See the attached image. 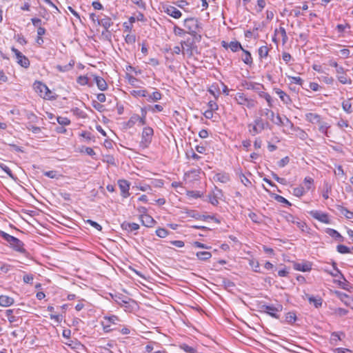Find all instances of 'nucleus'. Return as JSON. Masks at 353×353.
I'll return each instance as SVG.
<instances>
[{"mask_svg":"<svg viewBox=\"0 0 353 353\" xmlns=\"http://www.w3.org/2000/svg\"><path fill=\"white\" fill-rule=\"evenodd\" d=\"M13 310H7L6 311V316L8 317V319L10 323H13L17 321V319L16 316L12 315Z\"/></svg>","mask_w":353,"mask_h":353,"instance_id":"nucleus-45","label":"nucleus"},{"mask_svg":"<svg viewBox=\"0 0 353 353\" xmlns=\"http://www.w3.org/2000/svg\"><path fill=\"white\" fill-rule=\"evenodd\" d=\"M342 108L343 110L346 112L347 113H351L352 112V104L350 102V99L349 100H346V101H344L343 103H342Z\"/></svg>","mask_w":353,"mask_h":353,"instance_id":"nucleus-40","label":"nucleus"},{"mask_svg":"<svg viewBox=\"0 0 353 353\" xmlns=\"http://www.w3.org/2000/svg\"><path fill=\"white\" fill-rule=\"evenodd\" d=\"M288 78L290 79L291 83H295L298 85H302L303 83V80L299 77H290L289 76Z\"/></svg>","mask_w":353,"mask_h":353,"instance_id":"nucleus-51","label":"nucleus"},{"mask_svg":"<svg viewBox=\"0 0 353 353\" xmlns=\"http://www.w3.org/2000/svg\"><path fill=\"white\" fill-rule=\"evenodd\" d=\"M296 320V316L294 312H288L285 315V321L288 323H293Z\"/></svg>","mask_w":353,"mask_h":353,"instance_id":"nucleus-39","label":"nucleus"},{"mask_svg":"<svg viewBox=\"0 0 353 353\" xmlns=\"http://www.w3.org/2000/svg\"><path fill=\"white\" fill-rule=\"evenodd\" d=\"M242 51L244 52L245 55L244 57L242 58L243 59V61L245 63V64H248V65H250L252 63V56H251V54L250 52H248V50H245V49L243 48Z\"/></svg>","mask_w":353,"mask_h":353,"instance_id":"nucleus-34","label":"nucleus"},{"mask_svg":"<svg viewBox=\"0 0 353 353\" xmlns=\"http://www.w3.org/2000/svg\"><path fill=\"white\" fill-rule=\"evenodd\" d=\"M163 110V106L159 104H156L153 106H150L149 108V110L152 111L154 113L157 112H161Z\"/></svg>","mask_w":353,"mask_h":353,"instance_id":"nucleus-59","label":"nucleus"},{"mask_svg":"<svg viewBox=\"0 0 353 353\" xmlns=\"http://www.w3.org/2000/svg\"><path fill=\"white\" fill-rule=\"evenodd\" d=\"M34 279L32 274H25L23 277V281L26 283H32Z\"/></svg>","mask_w":353,"mask_h":353,"instance_id":"nucleus-63","label":"nucleus"},{"mask_svg":"<svg viewBox=\"0 0 353 353\" xmlns=\"http://www.w3.org/2000/svg\"><path fill=\"white\" fill-rule=\"evenodd\" d=\"M336 209L340 212V214L344 216L345 218L348 219H353V212L347 210L346 208L338 205H336Z\"/></svg>","mask_w":353,"mask_h":353,"instance_id":"nucleus-18","label":"nucleus"},{"mask_svg":"<svg viewBox=\"0 0 353 353\" xmlns=\"http://www.w3.org/2000/svg\"><path fill=\"white\" fill-rule=\"evenodd\" d=\"M216 193L213 192L212 194L208 196L209 202L213 205L216 206L219 204V194H221V190L216 188Z\"/></svg>","mask_w":353,"mask_h":353,"instance_id":"nucleus-23","label":"nucleus"},{"mask_svg":"<svg viewBox=\"0 0 353 353\" xmlns=\"http://www.w3.org/2000/svg\"><path fill=\"white\" fill-rule=\"evenodd\" d=\"M85 222L89 223L91 226H92L93 228H94L95 229H97L99 231H101L102 230V227L98 223H97L94 221L88 219L87 221H85Z\"/></svg>","mask_w":353,"mask_h":353,"instance_id":"nucleus-57","label":"nucleus"},{"mask_svg":"<svg viewBox=\"0 0 353 353\" xmlns=\"http://www.w3.org/2000/svg\"><path fill=\"white\" fill-rule=\"evenodd\" d=\"M0 236L7 241L10 246L15 251L23 254L26 253L23 243L19 239L1 230H0Z\"/></svg>","mask_w":353,"mask_h":353,"instance_id":"nucleus-1","label":"nucleus"},{"mask_svg":"<svg viewBox=\"0 0 353 353\" xmlns=\"http://www.w3.org/2000/svg\"><path fill=\"white\" fill-rule=\"evenodd\" d=\"M180 347L187 353H195L196 352L194 348L188 345L187 344H181Z\"/></svg>","mask_w":353,"mask_h":353,"instance_id":"nucleus-52","label":"nucleus"},{"mask_svg":"<svg viewBox=\"0 0 353 353\" xmlns=\"http://www.w3.org/2000/svg\"><path fill=\"white\" fill-rule=\"evenodd\" d=\"M196 255L199 259L202 261H206L212 257V254L206 251L198 252Z\"/></svg>","mask_w":353,"mask_h":353,"instance_id":"nucleus-29","label":"nucleus"},{"mask_svg":"<svg viewBox=\"0 0 353 353\" xmlns=\"http://www.w3.org/2000/svg\"><path fill=\"white\" fill-rule=\"evenodd\" d=\"M125 41L128 44L132 45L136 41V36L134 34H128L125 37Z\"/></svg>","mask_w":353,"mask_h":353,"instance_id":"nucleus-46","label":"nucleus"},{"mask_svg":"<svg viewBox=\"0 0 353 353\" xmlns=\"http://www.w3.org/2000/svg\"><path fill=\"white\" fill-rule=\"evenodd\" d=\"M131 94L134 97H146L148 96V92L145 90H132Z\"/></svg>","mask_w":353,"mask_h":353,"instance_id":"nucleus-41","label":"nucleus"},{"mask_svg":"<svg viewBox=\"0 0 353 353\" xmlns=\"http://www.w3.org/2000/svg\"><path fill=\"white\" fill-rule=\"evenodd\" d=\"M153 134L154 130L152 128L145 127L142 131L140 146L143 148H148L152 142Z\"/></svg>","mask_w":353,"mask_h":353,"instance_id":"nucleus-4","label":"nucleus"},{"mask_svg":"<svg viewBox=\"0 0 353 353\" xmlns=\"http://www.w3.org/2000/svg\"><path fill=\"white\" fill-rule=\"evenodd\" d=\"M234 99L236 103L239 105H244L248 100V98L245 96L243 93L238 92L236 94L234 97Z\"/></svg>","mask_w":353,"mask_h":353,"instance_id":"nucleus-26","label":"nucleus"},{"mask_svg":"<svg viewBox=\"0 0 353 353\" xmlns=\"http://www.w3.org/2000/svg\"><path fill=\"white\" fill-rule=\"evenodd\" d=\"M94 79V81H95L98 88L100 90L104 91L108 88L107 83L102 77H99V76H95Z\"/></svg>","mask_w":353,"mask_h":353,"instance_id":"nucleus-19","label":"nucleus"},{"mask_svg":"<svg viewBox=\"0 0 353 353\" xmlns=\"http://www.w3.org/2000/svg\"><path fill=\"white\" fill-rule=\"evenodd\" d=\"M274 199L276 201L281 203H284L288 206L291 205V203L286 199H285L283 196H282L281 195L276 194L274 196Z\"/></svg>","mask_w":353,"mask_h":353,"instance_id":"nucleus-50","label":"nucleus"},{"mask_svg":"<svg viewBox=\"0 0 353 353\" xmlns=\"http://www.w3.org/2000/svg\"><path fill=\"white\" fill-rule=\"evenodd\" d=\"M34 89L39 95L46 99H52L54 97L52 96V92L48 86L41 81H35L34 83Z\"/></svg>","mask_w":353,"mask_h":353,"instance_id":"nucleus-3","label":"nucleus"},{"mask_svg":"<svg viewBox=\"0 0 353 353\" xmlns=\"http://www.w3.org/2000/svg\"><path fill=\"white\" fill-rule=\"evenodd\" d=\"M339 298L345 303L346 305H350V301H351L349 296L343 292H337Z\"/></svg>","mask_w":353,"mask_h":353,"instance_id":"nucleus-44","label":"nucleus"},{"mask_svg":"<svg viewBox=\"0 0 353 353\" xmlns=\"http://www.w3.org/2000/svg\"><path fill=\"white\" fill-rule=\"evenodd\" d=\"M164 12L174 19H179L182 16L180 10L172 6H165L163 7Z\"/></svg>","mask_w":353,"mask_h":353,"instance_id":"nucleus-8","label":"nucleus"},{"mask_svg":"<svg viewBox=\"0 0 353 353\" xmlns=\"http://www.w3.org/2000/svg\"><path fill=\"white\" fill-rule=\"evenodd\" d=\"M310 214L313 218L322 223H328L330 222L328 216L325 213H323L318 210H312Z\"/></svg>","mask_w":353,"mask_h":353,"instance_id":"nucleus-9","label":"nucleus"},{"mask_svg":"<svg viewBox=\"0 0 353 353\" xmlns=\"http://www.w3.org/2000/svg\"><path fill=\"white\" fill-rule=\"evenodd\" d=\"M156 234L160 238H165L168 234V231L160 228L156 230Z\"/></svg>","mask_w":353,"mask_h":353,"instance_id":"nucleus-49","label":"nucleus"},{"mask_svg":"<svg viewBox=\"0 0 353 353\" xmlns=\"http://www.w3.org/2000/svg\"><path fill=\"white\" fill-rule=\"evenodd\" d=\"M305 192L304 187H297L293 189V194L297 197L303 196Z\"/></svg>","mask_w":353,"mask_h":353,"instance_id":"nucleus-43","label":"nucleus"},{"mask_svg":"<svg viewBox=\"0 0 353 353\" xmlns=\"http://www.w3.org/2000/svg\"><path fill=\"white\" fill-rule=\"evenodd\" d=\"M319 125V130L327 136V129L330 128V125L327 123L321 121L320 123H318Z\"/></svg>","mask_w":353,"mask_h":353,"instance_id":"nucleus-33","label":"nucleus"},{"mask_svg":"<svg viewBox=\"0 0 353 353\" xmlns=\"http://www.w3.org/2000/svg\"><path fill=\"white\" fill-rule=\"evenodd\" d=\"M101 323L103 327V330L105 332H109L116 329L115 327H112V326L110 325V323L109 324L106 323V322L105 321H103Z\"/></svg>","mask_w":353,"mask_h":353,"instance_id":"nucleus-62","label":"nucleus"},{"mask_svg":"<svg viewBox=\"0 0 353 353\" xmlns=\"http://www.w3.org/2000/svg\"><path fill=\"white\" fill-rule=\"evenodd\" d=\"M248 131L252 136H255L261 133L263 130L259 128L257 125H255L254 123L248 125Z\"/></svg>","mask_w":353,"mask_h":353,"instance_id":"nucleus-25","label":"nucleus"},{"mask_svg":"<svg viewBox=\"0 0 353 353\" xmlns=\"http://www.w3.org/2000/svg\"><path fill=\"white\" fill-rule=\"evenodd\" d=\"M192 216L196 219L204 220V221L208 220V219H211V220H214L216 223H219V221L217 219H216L214 216H210V215H201L199 214H194L193 215H192Z\"/></svg>","mask_w":353,"mask_h":353,"instance_id":"nucleus-28","label":"nucleus"},{"mask_svg":"<svg viewBox=\"0 0 353 353\" xmlns=\"http://www.w3.org/2000/svg\"><path fill=\"white\" fill-rule=\"evenodd\" d=\"M305 119L313 124H318L321 121V117L318 114L309 112L305 114Z\"/></svg>","mask_w":353,"mask_h":353,"instance_id":"nucleus-14","label":"nucleus"},{"mask_svg":"<svg viewBox=\"0 0 353 353\" xmlns=\"http://www.w3.org/2000/svg\"><path fill=\"white\" fill-rule=\"evenodd\" d=\"M290 161V159L288 157H285L283 159H281L279 162H278V166L280 167V168H283L285 167L287 164H288Z\"/></svg>","mask_w":353,"mask_h":353,"instance_id":"nucleus-58","label":"nucleus"},{"mask_svg":"<svg viewBox=\"0 0 353 353\" xmlns=\"http://www.w3.org/2000/svg\"><path fill=\"white\" fill-rule=\"evenodd\" d=\"M77 83L82 85H85L88 83V78L85 76H80L77 79Z\"/></svg>","mask_w":353,"mask_h":353,"instance_id":"nucleus-60","label":"nucleus"},{"mask_svg":"<svg viewBox=\"0 0 353 353\" xmlns=\"http://www.w3.org/2000/svg\"><path fill=\"white\" fill-rule=\"evenodd\" d=\"M14 303V299L12 297L6 295L0 296V305L2 307H8Z\"/></svg>","mask_w":353,"mask_h":353,"instance_id":"nucleus-20","label":"nucleus"},{"mask_svg":"<svg viewBox=\"0 0 353 353\" xmlns=\"http://www.w3.org/2000/svg\"><path fill=\"white\" fill-rule=\"evenodd\" d=\"M239 176L241 183L245 186H248L251 183L250 180L242 172L239 173Z\"/></svg>","mask_w":353,"mask_h":353,"instance_id":"nucleus-54","label":"nucleus"},{"mask_svg":"<svg viewBox=\"0 0 353 353\" xmlns=\"http://www.w3.org/2000/svg\"><path fill=\"white\" fill-rule=\"evenodd\" d=\"M138 119H139V115L133 114L125 124L126 127L128 128H132L137 122H139Z\"/></svg>","mask_w":353,"mask_h":353,"instance_id":"nucleus-32","label":"nucleus"},{"mask_svg":"<svg viewBox=\"0 0 353 353\" xmlns=\"http://www.w3.org/2000/svg\"><path fill=\"white\" fill-rule=\"evenodd\" d=\"M282 310L283 306L281 304H276L275 305L263 304L260 305V312L265 313L275 319H279V316L278 313L281 312Z\"/></svg>","mask_w":353,"mask_h":353,"instance_id":"nucleus-2","label":"nucleus"},{"mask_svg":"<svg viewBox=\"0 0 353 353\" xmlns=\"http://www.w3.org/2000/svg\"><path fill=\"white\" fill-rule=\"evenodd\" d=\"M274 91L284 103L290 104L291 103L290 97L284 91L279 88L274 89Z\"/></svg>","mask_w":353,"mask_h":353,"instance_id":"nucleus-15","label":"nucleus"},{"mask_svg":"<svg viewBox=\"0 0 353 353\" xmlns=\"http://www.w3.org/2000/svg\"><path fill=\"white\" fill-rule=\"evenodd\" d=\"M119 187L121 192V196L124 198H127L129 194L130 183L128 181L121 179L118 181Z\"/></svg>","mask_w":353,"mask_h":353,"instance_id":"nucleus-10","label":"nucleus"},{"mask_svg":"<svg viewBox=\"0 0 353 353\" xmlns=\"http://www.w3.org/2000/svg\"><path fill=\"white\" fill-rule=\"evenodd\" d=\"M336 250L341 254H347L350 252V248L344 245H337Z\"/></svg>","mask_w":353,"mask_h":353,"instance_id":"nucleus-48","label":"nucleus"},{"mask_svg":"<svg viewBox=\"0 0 353 353\" xmlns=\"http://www.w3.org/2000/svg\"><path fill=\"white\" fill-rule=\"evenodd\" d=\"M184 26L188 30V34L195 36L199 28V22L196 18H188L184 20Z\"/></svg>","mask_w":353,"mask_h":353,"instance_id":"nucleus-5","label":"nucleus"},{"mask_svg":"<svg viewBox=\"0 0 353 353\" xmlns=\"http://www.w3.org/2000/svg\"><path fill=\"white\" fill-rule=\"evenodd\" d=\"M161 93L159 91H155L152 92L151 94H148L147 100L148 101H157L161 99Z\"/></svg>","mask_w":353,"mask_h":353,"instance_id":"nucleus-27","label":"nucleus"},{"mask_svg":"<svg viewBox=\"0 0 353 353\" xmlns=\"http://www.w3.org/2000/svg\"><path fill=\"white\" fill-rule=\"evenodd\" d=\"M97 23L105 29V32H108L109 28L113 25L112 19L105 15L101 19H97Z\"/></svg>","mask_w":353,"mask_h":353,"instance_id":"nucleus-12","label":"nucleus"},{"mask_svg":"<svg viewBox=\"0 0 353 353\" xmlns=\"http://www.w3.org/2000/svg\"><path fill=\"white\" fill-rule=\"evenodd\" d=\"M123 230H126L128 232L137 230L139 228V225L135 223L123 222L121 224Z\"/></svg>","mask_w":353,"mask_h":353,"instance_id":"nucleus-16","label":"nucleus"},{"mask_svg":"<svg viewBox=\"0 0 353 353\" xmlns=\"http://www.w3.org/2000/svg\"><path fill=\"white\" fill-rule=\"evenodd\" d=\"M216 177L221 183H227L230 181V176L228 174L219 173L216 175Z\"/></svg>","mask_w":353,"mask_h":353,"instance_id":"nucleus-42","label":"nucleus"},{"mask_svg":"<svg viewBox=\"0 0 353 353\" xmlns=\"http://www.w3.org/2000/svg\"><path fill=\"white\" fill-rule=\"evenodd\" d=\"M268 52H269V48H268V46H263L260 47L259 49V57L261 59L266 58L268 55Z\"/></svg>","mask_w":353,"mask_h":353,"instance_id":"nucleus-36","label":"nucleus"},{"mask_svg":"<svg viewBox=\"0 0 353 353\" xmlns=\"http://www.w3.org/2000/svg\"><path fill=\"white\" fill-rule=\"evenodd\" d=\"M173 32L176 35H179V36H182L185 33V32L183 29H182L181 28H180L177 26H174Z\"/></svg>","mask_w":353,"mask_h":353,"instance_id":"nucleus-56","label":"nucleus"},{"mask_svg":"<svg viewBox=\"0 0 353 353\" xmlns=\"http://www.w3.org/2000/svg\"><path fill=\"white\" fill-rule=\"evenodd\" d=\"M308 301L310 303H313L315 307L319 308L322 305V299L321 298L316 299L314 296H309Z\"/></svg>","mask_w":353,"mask_h":353,"instance_id":"nucleus-38","label":"nucleus"},{"mask_svg":"<svg viewBox=\"0 0 353 353\" xmlns=\"http://www.w3.org/2000/svg\"><path fill=\"white\" fill-rule=\"evenodd\" d=\"M140 219L142 224L146 227H152L155 223L154 219L147 214L141 215Z\"/></svg>","mask_w":353,"mask_h":353,"instance_id":"nucleus-13","label":"nucleus"},{"mask_svg":"<svg viewBox=\"0 0 353 353\" xmlns=\"http://www.w3.org/2000/svg\"><path fill=\"white\" fill-rule=\"evenodd\" d=\"M11 50L14 54L17 63L21 67L28 68L30 66L29 59L15 48L12 47Z\"/></svg>","mask_w":353,"mask_h":353,"instance_id":"nucleus-6","label":"nucleus"},{"mask_svg":"<svg viewBox=\"0 0 353 353\" xmlns=\"http://www.w3.org/2000/svg\"><path fill=\"white\" fill-rule=\"evenodd\" d=\"M263 114L267 116L274 123L278 125H283L284 122L283 121L281 117L278 114L275 117L274 113L270 109H265Z\"/></svg>","mask_w":353,"mask_h":353,"instance_id":"nucleus-7","label":"nucleus"},{"mask_svg":"<svg viewBox=\"0 0 353 353\" xmlns=\"http://www.w3.org/2000/svg\"><path fill=\"white\" fill-rule=\"evenodd\" d=\"M304 185H305V191H308L312 188V185L314 183V180L310 176H306L304 179Z\"/></svg>","mask_w":353,"mask_h":353,"instance_id":"nucleus-37","label":"nucleus"},{"mask_svg":"<svg viewBox=\"0 0 353 353\" xmlns=\"http://www.w3.org/2000/svg\"><path fill=\"white\" fill-rule=\"evenodd\" d=\"M248 216L254 223H259L261 221V219H260V217L256 214H255L254 212H250Z\"/></svg>","mask_w":353,"mask_h":353,"instance_id":"nucleus-55","label":"nucleus"},{"mask_svg":"<svg viewBox=\"0 0 353 353\" xmlns=\"http://www.w3.org/2000/svg\"><path fill=\"white\" fill-rule=\"evenodd\" d=\"M133 3L137 5L139 8L145 10V3L142 0H131Z\"/></svg>","mask_w":353,"mask_h":353,"instance_id":"nucleus-61","label":"nucleus"},{"mask_svg":"<svg viewBox=\"0 0 353 353\" xmlns=\"http://www.w3.org/2000/svg\"><path fill=\"white\" fill-rule=\"evenodd\" d=\"M333 268H334V272H332L331 274L334 277H339V278L344 279L343 275L341 274V271L336 268V263H334V262L333 263Z\"/></svg>","mask_w":353,"mask_h":353,"instance_id":"nucleus-53","label":"nucleus"},{"mask_svg":"<svg viewBox=\"0 0 353 353\" xmlns=\"http://www.w3.org/2000/svg\"><path fill=\"white\" fill-rule=\"evenodd\" d=\"M253 123L263 130L269 125L268 122H264L261 117L255 119Z\"/></svg>","mask_w":353,"mask_h":353,"instance_id":"nucleus-31","label":"nucleus"},{"mask_svg":"<svg viewBox=\"0 0 353 353\" xmlns=\"http://www.w3.org/2000/svg\"><path fill=\"white\" fill-rule=\"evenodd\" d=\"M294 268L296 270L301 271V272H308L312 269L311 264L309 263H296L294 264Z\"/></svg>","mask_w":353,"mask_h":353,"instance_id":"nucleus-22","label":"nucleus"},{"mask_svg":"<svg viewBox=\"0 0 353 353\" xmlns=\"http://www.w3.org/2000/svg\"><path fill=\"white\" fill-rule=\"evenodd\" d=\"M321 80L326 84H329V85L332 84L334 82V79L332 77H329V76L321 77Z\"/></svg>","mask_w":353,"mask_h":353,"instance_id":"nucleus-64","label":"nucleus"},{"mask_svg":"<svg viewBox=\"0 0 353 353\" xmlns=\"http://www.w3.org/2000/svg\"><path fill=\"white\" fill-rule=\"evenodd\" d=\"M103 321H105L106 323H110L111 326L119 325V322L121 321L119 317L115 315L105 316H103Z\"/></svg>","mask_w":353,"mask_h":353,"instance_id":"nucleus-21","label":"nucleus"},{"mask_svg":"<svg viewBox=\"0 0 353 353\" xmlns=\"http://www.w3.org/2000/svg\"><path fill=\"white\" fill-rule=\"evenodd\" d=\"M57 120L62 126L68 125L70 123V121L67 117H58Z\"/></svg>","mask_w":353,"mask_h":353,"instance_id":"nucleus-47","label":"nucleus"},{"mask_svg":"<svg viewBox=\"0 0 353 353\" xmlns=\"http://www.w3.org/2000/svg\"><path fill=\"white\" fill-rule=\"evenodd\" d=\"M336 72L338 74L337 78L338 80L343 84H351L352 80L348 78L344 72V69L343 67L340 66L336 68Z\"/></svg>","mask_w":353,"mask_h":353,"instance_id":"nucleus-11","label":"nucleus"},{"mask_svg":"<svg viewBox=\"0 0 353 353\" xmlns=\"http://www.w3.org/2000/svg\"><path fill=\"white\" fill-rule=\"evenodd\" d=\"M73 65H74V62L70 63L69 64H67V65H63V66L60 65H57L56 66V68L59 72H65L70 70L72 68Z\"/></svg>","mask_w":353,"mask_h":353,"instance_id":"nucleus-35","label":"nucleus"},{"mask_svg":"<svg viewBox=\"0 0 353 353\" xmlns=\"http://www.w3.org/2000/svg\"><path fill=\"white\" fill-rule=\"evenodd\" d=\"M181 48L183 49V53L185 52L189 54L190 56L192 55V43L190 41V40L182 41L181 42Z\"/></svg>","mask_w":353,"mask_h":353,"instance_id":"nucleus-17","label":"nucleus"},{"mask_svg":"<svg viewBox=\"0 0 353 353\" xmlns=\"http://www.w3.org/2000/svg\"><path fill=\"white\" fill-rule=\"evenodd\" d=\"M228 46H229V48L232 52H237L239 50H243L241 44L237 41H231L230 43H229Z\"/></svg>","mask_w":353,"mask_h":353,"instance_id":"nucleus-30","label":"nucleus"},{"mask_svg":"<svg viewBox=\"0 0 353 353\" xmlns=\"http://www.w3.org/2000/svg\"><path fill=\"white\" fill-rule=\"evenodd\" d=\"M325 232L328 235L334 238L335 240L339 241H343V237L336 230L332 228H327Z\"/></svg>","mask_w":353,"mask_h":353,"instance_id":"nucleus-24","label":"nucleus"}]
</instances>
